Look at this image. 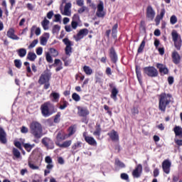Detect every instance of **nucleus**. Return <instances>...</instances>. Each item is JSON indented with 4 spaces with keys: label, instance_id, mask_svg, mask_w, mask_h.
<instances>
[{
    "label": "nucleus",
    "instance_id": "f257e3e1",
    "mask_svg": "<svg viewBox=\"0 0 182 182\" xmlns=\"http://www.w3.org/2000/svg\"><path fill=\"white\" fill-rule=\"evenodd\" d=\"M30 132L35 139H41L43 136V129L41 123L33 121L30 124Z\"/></svg>",
    "mask_w": 182,
    "mask_h": 182
},
{
    "label": "nucleus",
    "instance_id": "f03ea898",
    "mask_svg": "<svg viewBox=\"0 0 182 182\" xmlns=\"http://www.w3.org/2000/svg\"><path fill=\"white\" fill-rule=\"evenodd\" d=\"M172 97L171 94L162 93L159 95V109L161 112H166V108L171 102Z\"/></svg>",
    "mask_w": 182,
    "mask_h": 182
},
{
    "label": "nucleus",
    "instance_id": "7ed1b4c3",
    "mask_svg": "<svg viewBox=\"0 0 182 182\" xmlns=\"http://www.w3.org/2000/svg\"><path fill=\"white\" fill-rule=\"evenodd\" d=\"M172 41L173 45L177 50H180L182 46L181 36L176 30H173L171 32Z\"/></svg>",
    "mask_w": 182,
    "mask_h": 182
},
{
    "label": "nucleus",
    "instance_id": "20e7f679",
    "mask_svg": "<svg viewBox=\"0 0 182 182\" xmlns=\"http://www.w3.org/2000/svg\"><path fill=\"white\" fill-rule=\"evenodd\" d=\"M41 113L44 117H49L52 116L53 113H55V111L53 109V107L50 106V103L46 102L41 107Z\"/></svg>",
    "mask_w": 182,
    "mask_h": 182
},
{
    "label": "nucleus",
    "instance_id": "39448f33",
    "mask_svg": "<svg viewBox=\"0 0 182 182\" xmlns=\"http://www.w3.org/2000/svg\"><path fill=\"white\" fill-rule=\"evenodd\" d=\"M144 73L149 77H157L159 76V71L153 66L145 67L144 68Z\"/></svg>",
    "mask_w": 182,
    "mask_h": 182
},
{
    "label": "nucleus",
    "instance_id": "423d86ee",
    "mask_svg": "<svg viewBox=\"0 0 182 182\" xmlns=\"http://www.w3.org/2000/svg\"><path fill=\"white\" fill-rule=\"evenodd\" d=\"M50 77H52V73L48 71H44L40 76L38 83L40 85H45V83H48L50 80Z\"/></svg>",
    "mask_w": 182,
    "mask_h": 182
},
{
    "label": "nucleus",
    "instance_id": "0eeeda50",
    "mask_svg": "<svg viewBox=\"0 0 182 182\" xmlns=\"http://www.w3.org/2000/svg\"><path fill=\"white\" fill-rule=\"evenodd\" d=\"M63 42L66 46L65 49V55H67V56H70V54L72 53V46H73L72 41H70L69 38H65L63 39Z\"/></svg>",
    "mask_w": 182,
    "mask_h": 182
},
{
    "label": "nucleus",
    "instance_id": "6e6552de",
    "mask_svg": "<svg viewBox=\"0 0 182 182\" xmlns=\"http://www.w3.org/2000/svg\"><path fill=\"white\" fill-rule=\"evenodd\" d=\"M89 33L87 28L81 29L77 35L74 36V39L76 42H79L81 39H83Z\"/></svg>",
    "mask_w": 182,
    "mask_h": 182
},
{
    "label": "nucleus",
    "instance_id": "1a4fd4ad",
    "mask_svg": "<svg viewBox=\"0 0 182 182\" xmlns=\"http://www.w3.org/2000/svg\"><path fill=\"white\" fill-rule=\"evenodd\" d=\"M82 136L86 143L90 144V146H97V142L96 141V139H95L93 136H87V132H83Z\"/></svg>",
    "mask_w": 182,
    "mask_h": 182
},
{
    "label": "nucleus",
    "instance_id": "9d476101",
    "mask_svg": "<svg viewBox=\"0 0 182 182\" xmlns=\"http://www.w3.org/2000/svg\"><path fill=\"white\" fill-rule=\"evenodd\" d=\"M42 144H43L47 149H53L55 148V145L53 144V141L48 137H44L41 140Z\"/></svg>",
    "mask_w": 182,
    "mask_h": 182
},
{
    "label": "nucleus",
    "instance_id": "9b49d317",
    "mask_svg": "<svg viewBox=\"0 0 182 182\" xmlns=\"http://www.w3.org/2000/svg\"><path fill=\"white\" fill-rule=\"evenodd\" d=\"M141 173H143V166L141 164H138L132 171V176L134 178H139L141 177Z\"/></svg>",
    "mask_w": 182,
    "mask_h": 182
},
{
    "label": "nucleus",
    "instance_id": "f8f14e48",
    "mask_svg": "<svg viewBox=\"0 0 182 182\" xmlns=\"http://www.w3.org/2000/svg\"><path fill=\"white\" fill-rule=\"evenodd\" d=\"M156 68L159 69V72L161 76H164V75H168V68H167L166 65L156 63Z\"/></svg>",
    "mask_w": 182,
    "mask_h": 182
},
{
    "label": "nucleus",
    "instance_id": "ddd939ff",
    "mask_svg": "<svg viewBox=\"0 0 182 182\" xmlns=\"http://www.w3.org/2000/svg\"><path fill=\"white\" fill-rule=\"evenodd\" d=\"M156 16V11L151 6H149L146 9V18L149 21H153Z\"/></svg>",
    "mask_w": 182,
    "mask_h": 182
},
{
    "label": "nucleus",
    "instance_id": "4468645a",
    "mask_svg": "<svg viewBox=\"0 0 182 182\" xmlns=\"http://www.w3.org/2000/svg\"><path fill=\"white\" fill-rule=\"evenodd\" d=\"M77 110L78 116L81 117H86V116L89 115V109L87 107H77Z\"/></svg>",
    "mask_w": 182,
    "mask_h": 182
},
{
    "label": "nucleus",
    "instance_id": "2eb2a0df",
    "mask_svg": "<svg viewBox=\"0 0 182 182\" xmlns=\"http://www.w3.org/2000/svg\"><path fill=\"white\" fill-rule=\"evenodd\" d=\"M109 87H112L111 90L110 97L113 99L114 102L117 101V95H119V90L116 87H113V84H109Z\"/></svg>",
    "mask_w": 182,
    "mask_h": 182
},
{
    "label": "nucleus",
    "instance_id": "dca6fc26",
    "mask_svg": "<svg viewBox=\"0 0 182 182\" xmlns=\"http://www.w3.org/2000/svg\"><path fill=\"white\" fill-rule=\"evenodd\" d=\"M170 167H171V162L168 160L164 161L162 168L166 174H170Z\"/></svg>",
    "mask_w": 182,
    "mask_h": 182
},
{
    "label": "nucleus",
    "instance_id": "f3484780",
    "mask_svg": "<svg viewBox=\"0 0 182 182\" xmlns=\"http://www.w3.org/2000/svg\"><path fill=\"white\" fill-rule=\"evenodd\" d=\"M172 60L175 65H178L180 63V61L181 60V57L180 56V54H178V52L176 50H174L172 53Z\"/></svg>",
    "mask_w": 182,
    "mask_h": 182
},
{
    "label": "nucleus",
    "instance_id": "a211bd4d",
    "mask_svg": "<svg viewBox=\"0 0 182 182\" xmlns=\"http://www.w3.org/2000/svg\"><path fill=\"white\" fill-rule=\"evenodd\" d=\"M0 143L1 144H6L7 139H6V132L2 127H0Z\"/></svg>",
    "mask_w": 182,
    "mask_h": 182
},
{
    "label": "nucleus",
    "instance_id": "6ab92c4d",
    "mask_svg": "<svg viewBox=\"0 0 182 182\" xmlns=\"http://www.w3.org/2000/svg\"><path fill=\"white\" fill-rule=\"evenodd\" d=\"M68 137V135H66L65 132L60 131L57 134L55 143H60V141H63V140H66Z\"/></svg>",
    "mask_w": 182,
    "mask_h": 182
},
{
    "label": "nucleus",
    "instance_id": "aec40b11",
    "mask_svg": "<svg viewBox=\"0 0 182 182\" xmlns=\"http://www.w3.org/2000/svg\"><path fill=\"white\" fill-rule=\"evenodd\" d=\"M107 135L112 141H119V134L117 133V132L112 130L107 134Z\"/></svg>",
    "mask_w": 182,
    "mask_h": 182
},
{
    "label": "nucleus",
    "instance_id": "412c9836",
    "mask_svg": "<svg viewBox=\"0 0 182 182\" xmlns=\"http://www.w3.org/2000/svg\"><path fill=\"white\" fill-rule=\"evenodd\" d=\"M109 58L113 63H116V62H117V54L116 53L114 48H111L109 50Z\"/></svg>",
    "mask_w": 182,
    "mask_h": 182
},
{
    "label": "nucleus",
    "instance_id": "4be33fe9",
    "mask_svg": "<svg viewBox=\"0 0 182 182\" xmlns=\"http://www.w3.org/2000/svg\"><path fill=\"white\" fill-rule=\"evenodd\" d=\"M48 39H49V33H45L40 38L41 45H42V46H46Z\"/></svg>",
    "mask_w": 182,
    "mask_h": 182
},
{
    "label": "nucleus",
    "instance_id": "5701e85b",
    "mask_svg": "<svg viewBox=\"0 0 182 182\" xmlns=\"http://www.w3.org/2000/svg\"><path fill=\"white\" fill-rule=\"evenodd\" d=\"M7 36L14 41H18L19 39V37L15 35V30H14V28L9 29L7 31Z\"/></svg>",
    "mask_w": 182,
    "mask_h": 182
},
{
    "label": "nucleus",
    "instance_id": "b1692460",
    "mask_svg": "<svg viewBox=\"0 0 182 182\" xmlns=\"http://www.w3.org/2000/svg\"><path fill=\"white\" fill-rule=\"evenodd\" d=\"M80 147H82V142L77 141L75 143L71 148L73 154H76V153L79 151V149H80Z\"/></svg>",
    "mask_w": 182,
    "mask_h": 182
},
{
    "label": "nucleus",
    "instance_id": "393cba45",
    "mask_svg": "<svg viewBox=\"0 0 182 182\" xmlns=\"http://www.w3.org/2000/svg\"><path fill=\"white\" fill-rule=\"evenodd\" d=\"M173 132L175 133L176 137H178V139H182V127L180 126H176L173 128Z\"/></svg>",
    "mask_w": 182,
    "mask_h": 182
},
{
    "label": "nucleus",
    "instance_id": "a878e982",
    "mask_svg": "<svg viewBox=\"0 0 182 182\" xmlns=\"http://www.w3.org/2000/svg\"><path fill=\"white\" fill-rule=\"evenodd\" d=\"M164 15H166V9H162L160 14L157 15L155 18V22L157 23V25H159V23H160V21L164 18Z\"/></svg>",
    "mask_w": 182,
    "mask_h": 182
},
{
    "label": "nucleus",
    "instance_id": "bb28decb",
    "mask_svg": "<svg viewBox=\"0 0 182 182\" xmlns=\"http://www.w3.org/2000/svg\"><path fill=\"white\" fill-rule=\"evenodd\" d=\"M55 144L62 149H67V147H70V146L72 144V140L65 141L63 144L55 142Z\"/></svg>",
    "mask_w": 182,
    "mask_h": 182
},
{
    "label": "nucleus",
    "instance_id": "cd10ccee",
    "mask_svg": "<svg viewBox=\"0 0 182 182\" xmlns=\"http://www.w3.org/2000/svg\"><path fill=\"white\" fill-rule=\"evenodd\" d=\"M50 97L52 100V102H59V99H60V95L58 92H53L50 95Z\"/></svg>",
    "mask_w": 182,
    "mask_h": 182
},
{
    "label": "nucleus",
    "instance_id": "c85d7f7f",
    "mask_svg": "<svg viewBox=\"0 0 182 182\" xmlns=\"http://www.w3.org/2000/svg\"><path fill=\"white\" fill-rule=\"evenodd\" d=\"M100 133H102V128H100V124H97L95 127V131L93 132V135L99 138L100 137Z\"/></svg>",
    "mask_w": 182,
    "mask_h": 182
},
{
    "label": "nucleus",
    "instance_id": "c756f323",
    "mask_svg": "<svg viewBox=\"0 0 182 182\" xmlns=\"http://www.w3.org/2000/svg\"><path fill=\"white\" fill-rule=\"evenodd\" d=\"M49 20H47L46 18L43 19V21L41 22V26H43L44 31H48L49 29Z\"/></svg>",
    "mask_w": 182,
    "mask_h": 182
},
{
    "label": "nucleus",
    "instance_id": "7c9ffc66",
    "mask_svg": "<svg viewBox=\"0 0 182 182\" xmlns=\"http://www.w3.org/2000/svg\"><path fill=\"white\" fill-rule=\"evenodd\" d=\"M36 58V54L33 52H29L27 55V59H28V60H31V62H35Z\"/></svg>",
    "mask_w": 182,
    "mask_h": 182
},
{
    "label": "nucleus",
    "instance_id": "2f4dec72",
    "mask_svg": "<svg viewBox=\"0 0 182 182\" xmlns=\"http://www.w3.org/2000/svg\"><path fill=\"white\" fill-rule=\"evenodd\" d=\"M16 52L20 58H25L26 56V49L25 48H20Z\"/></svg>",
    "mask_w": 182,
    "mask_h": 182
},
{
    "label": "nucleus",
    "instance_id": "473e14b6",
    "mask_svg": "<svg viewBox=\"0 0 182 182\" xmlns=\"http://www.w3.org/2000/svg\"><path fill=\"white\" fill-rule=\"evenodd\" d=\"M83 70H84L85 73L86 75H87L88 76H90V75H92L93 73V70H92V68H90V67H89L87 65H85L83 67Z\"/></svg>",
    "mask_w": 182,
    "mask_h": 182
},
{
    "label": "nucleus",
    "instance_id": "72a5a7b5",
    "mask_svg": "<svg viewBox=\"0 0 182 182\" xmlns=\"http://www.w3.org/2000/svg\"><path fill=\"white\" fill-rule=\"evenodd\" d=\"M24 149L28 151V153L35 147V144H23Z\"/></svg>",
    "mask_w": 182,
    "mask_h": 182
},
{
    "label": "nucleus",
    "instance_id": "f704fd0d",
    "mask_svg": "<svg viewBox=\"0 0 182 182\" xmlns=\"http://www.w3.org/2000/svg\"><path fill=\"white\" fill-rule=\"evenodd\" d=\"M136 74L137 79L140 83L141 82V71L140 70V68H139L138 66H136Z\"/></svg>",
    "mask_w": 182,
    "mask_h": 182
},
{
    "label": "nucleus",
    "instance_id": "c9c22d12",
    "mask_svg": "<svg viewBox=\"0 0 182 182\" xmlns=\"http://www.w3.org/2000/svg\"><path fill=\"white\" fill-rule=\"evenodd\" d=\"M76 132V128L75 127H70L68 129V134L67 135L68 137H70L73 134H75Z\"/></svg>",
    "mask_w": 182,
    "mask_h": 182
},
{
    "label": "nucleus",
    "instance_id": "e433bc0d",
    "mask_svg": "<svg viewBox=\"0 0 182 182\" xmlns=\"http://www.w3.org/2000/svg\"><path fill=\"white\" fill-rule=\"evenodd\" d=\"M13 154L16 159H21V152L16 148L13 149Z\"/></svg>",
    "mask_w": 182,
    "mask_h": 182
},
{
    "label": "nucleus",
    "instance_id": "4c0bfd02",
    "mask_svg": "<svg viewBox=\"0 0 182 182\" xmlns=\"http://www.w3.org/2000/svg\"><path fill=\"white\" fill-rule=\"evenodd\" d=\"M72 99L75 102H80V95H79V94H77L76 92H74L72 95Z\"/></svg>",
    "mask_w": 182,
    "mask_h": 182
},
{
    "label": "nucleus",
    "instance_id": "58836bf2",
    "mask_svg": "<svg viewBox=\"0 0 182 182\" xmlns=\"http://www.w3.org/2000/svg\"><path fill=\"white\" fill-rule=\"evenodd\" d=\"M119 27V26L117 25V23L114 24V26L112 27V36L113 38H116V36H117V28Z\"/></svg>",
    "mask_w": 182,
    "mask_h": 182
},
{
    "label": "nucleus",
    "instance_id": "ea45409f",
    "mask_svg": "<svg viewBox=\"0 0 182 182\" xmlns=\"http://www.w3.org/2000/svg\"><path fill=\"white\" fill-rule=\"evenodd\" d=\"M144 46H146V41L143 40L138 48V53H141V52H143V49H144Z\"/></svg>",
    "mask_w": 182,
    "mask_h": 182
},
{
    "label": "nucleus",
    "instance_id": "a19ab883",
    "mask_svg": "<svg viewBox=\"0 0 182 182\" xmlns=\"http://www.w3.org/2000/svg\"><path fill=\"white\" fill-rule=\"evenodd\" d=\"M115 164L119 168H124V167H126V166L124 164V163L120 161V160H119V159L115 160Z\"/></svg>",
    "mask_w": 182,
    "mask_h": 182
},
{
    "label": "nucleus",
    "instance_id": "79ce46f5",
    "mask_svg": "<svg viewBox=\"0 0 182 182\" xmlns=\"http://www.w3.org/2000/svg\"><path fill=\"white\" fill-rule=\"evenodd\" d=\"M89 12V9L86 6H82L77 10L78 14H83V12Z\"/></svg>",
    "mask_w": 182,
    "mask_h": 182
},
{
    "label": "nucleus",
    "instance_id": "37998d69",
    "mask_svg": "<svg viewBox=\"0 0 182 182\" xmlns=\"http://www.w3.org/2000/svg\"><path fill=\"white\" fill-rule=\"evenodd\" d=\"M39 43V40L36 39L28 46V49H33Z\"/></svg>",
    "mask_w": 182,
    "mask_h": 182
},
{
    "label": "nucleus",
    "instance_id": "c03bdc74",
    "mask_svg": "<svg viewBox=\"0 0 182 182\" xmlns=\"http://www.w3.org/2000/svg\"><path fill=\"white\" fill-rule=\"evenodd\" d=\"M62 15H64V16H70V15H72V11L69 9L64 8Z\"/></svg>",
    "mask_w": 182,
    "mask_h": 182
},
{
    "label": "nucleus",
    "instance_id": "a18cd8bd",
    "mask_svg": "<svg viewBox=\"0 0 182 182\" xmlns=\"http://www.w3.org/2000/svg\"><path fill=\"white\" fill-rule=\"evenodd\" d=\"M62 60L64 61L65 66H69L72 63V60L70 59L68 60V57H63Z\"/></svg>",
    "mask_w": 182,
    "mask_h": 182
},
{
    "label": "nucleus",
    "instance_id": "49530a36",
    "mask_svg": "<svg viewBox=\"0 0 182 182\" xmlns=\"http://www.w3.org/2000/svg\"><path fill=\"white\" fill-rule=\"evenodd\" d=\"M72 21L80 23V16H79V14H74L73 16V21Z\"/></svg>",
    "mask_w": 182,
    "mask_h": 182
},
{
    "label": "nucleus",
    "instance_id": "de8ad7c7",
    "mask_svg": "<svg viewBox=\"0 0 182 182\" xmlns=\"http://www.w3.org/2000/svg\"><path fill=\"white\" fill-rule=\"evenodd\" d=\"M97 8V11H104L105 4H103V1H100Z\"/></svg>",
    "mask_w": 182,
    "mask_h": 182
},
{
    "label": "nucleus",
    "instance_id": "09e8293b",
    "mask_svg": "<svg viewBox=\"0 0 182 182\" xmlns=\"http://www.w3.org/2000/svg\"><path fill=\"white\" fill-rule=\"evenodd\" d=\"M46 59L48 63H53V59L49 53H46Z\"/></svg>",
    "mask_w": 182,
    "mask_h": 182
},
{
    "label": "nucleus",
    "instance_id": "8fccbe9b",
    "mask_svg": "<svg viewBox=\"0 0 182 182\" xmlns=\"http://www.w3.org/2000/svg\"><path fill=\"white\" fill-rule=\"evenodd\" d=\"M14 65L17 69H21V68H22V62H21V60H15Z\"/></svg>",
    "mask_w": 182,
    "mask_h": 182
},
{
    "label": "nucleus",
    "instance_id": "3c124183",
    "mask_svg": "<svg viewBox=\"0 0 182 182\" xmlns=\"http://www.w3.org/2000/svg\"><path fill=\"white\" fill-rule=\"evenodd\" d=\"M170 23L171 25H176V23H177V16H176L175 15H173L170 18Z\"/></svg>",
    "mask_w": 182,
    "mask_h": 182
},
{
    "label": "nucleus",
    "instance_id": "603ef678",
    "mask_svg": "<svg viewBox=\"0 0 182 182\" xmlns=\"http://www.w3.org/2000/svg\"><path fill=\"white\" fill-rule=\"evenodd\" d=\"M59 31H60V26L54 25L53 27V33H58Z\"/></svg>",
    "mask_w": 182,
    "mask_h": 182
},
{
    "label": "nucleus",
    "instance_id": "864d4df0",
    "mask_svg": "<svg viewBox=\"0 0 182 182\" xmlns=\"http://www.w3.org/2000/svg\"><path fill=\"white\" fill-rule=\"evenodd\" d=\"M69 106V102H68L67 101H63L62 105H60V110H65V108Z\"/></svg>",
    "mask_w": 182,
    "mask_h": 182
},
{
    "label": "nucleus",
    "instance_id": "5fc2aeb1",
    "mask_svg": "<svg viewBox=\"0 0 182 182\" xmlns=\"http://www.w3.org/2000/svg\"><path fill=\"white\" fill-rule=\"evenodd\" d=\"M105 11H99V10H97V12H96V16L98 17V18H104L105 17Z\"/></svg>",
    "mask_w": 182,
    "mask_h": 182
},
{
    "label": "nucleus",
    "instance_id": "6e6d98bb",
    "mask_svg": "<svg viewBox=\"0 0 182 182\" xmlns=\"http://www.w3.org/2000/svg\"><path fill=\"white\" fill-rule=\"evenodd\" d=\"M60 122V112H58L55 117H54V123H59Z\"/></svg>",
    "mask_w": 182,
    "mask_h": 182
},
{
    "label": "nucleus",
    "instance_id": "4d7b16f0",
    "mask_svg": "<svg viewBox=\"0 0 182 182\" xmlns=\"http://www.w3.org/2000/svg\"><path fill=\"white\" fill-rule=\"evenodd\" d=\"M36 52L38 56H41V55L43 53V48L42 47H38V48H36Z\"/></svg>",
    "mask_w": 182,
    "mask_h": 182
},
{
    "label": "nucleus",
    "instance_id": "13d9d810",
    "mask_svg": "<svg viewBox=\"0 0 182 182\" xmlns=\"http://www.w3.org/2000/svg\"><path fill=\"white\" fill-rule=\"evenodd\" d=\"M79 26V23L76 21H72L71 22V28L74 30L77 28V26Z\"/></svg>",
    "mask_w": 182,
    "mask_h": 182
},
{
    "label": "nucleus",
    "instance_id": "bf43d9fd",
    "mask_svg": "<svg viewBox=\"0 0 182 182\" xmlns=\"http://www.w3.org/2000/svg\"><path fill=\"white\" fill-rule=\"evenodd\" d=\"M50 53H53V56L54 58H56V56L59 55V53L58 52V50H56V49H54V48L50 49Z\"/></svg>",
    "mask_w": 182,
    "mask_h": 182
},
{
    "label": "nucleus",
    "instance_id": "052dcab7",
    "mask_svg": "<svg viewBox=\"0 0 182 182\" xmlns=\"http://www.w3.org/2000/svg\"><path fill=\"white\" fill-rule=\"evenodd\" d=\"M76 4L77 6H85V1L84 0H76Z\"/></svg>",
    "mask_w": 182,
    "mask_h": 182
},
{
    "label": "nucleus",
    "instance_id": "680f3d73",
    "mask_svg": "<svg viewBox=\"0 0 182 182\" xmlns=\"http://www.w3.org/2000/svg\"><path fill=\"white\" fill-rule=\"evenodd\" d=\"M122 180H126L127 181H129V175L127 173H122L121 174Z\"/></svg>",
    "mask_w": 182,
    "mask_h": 182
},
{
    "label": "nucleus",
    "instance_id": "e2e57ef3",
    "mask_svg": "<svg viewBox=\"0 0 182 182\" xmlns=\"http://www.w3.org/2000/svg\"><path fill=\"white\" fill-rule=\"evenodd\" d=\"M55 22H60V19H62V16L60 14H55Z\"/></svg>",
    "mask_w": 182,
    "mask_h": 182
},
{
    "label": "nucleus",
    "instance_id": "0e129e2a",
    "mask_svg": "<svg viewBox=\"0 0 182 182\" xmlns=\"http://www.w3.org/2000/svg\"><path fill=\"white\" fill-rule=\"evenodd\" d=\"M174 141L177 146H182V139H178L177 138L174 139Z\"/></svg>",
    "mask_w": 182,
    "mask_h": 182
},
{
    "label": "nucleus",
    "instance_id": "69168bd1",
    "mask_svg": "<svg viewBox=\"0 0 182 182\" xmlns=\"http://www.w3.org/2000/svg\"><path fill=\"white\" fill-rule=\"evenodd\" d=\"M33 154H42V149L41 148H37L33 150Z\"/></svg>",
    "mask_w": 182,
    "mask_h": 182
},
{
    "label": "nucleus",
    "instance_id": "338daca9",
    "mask_svg": "<svg viewBox=\"0 0 182 182\" xmlns=\"http://www.w3.org/2000/svg\"><path fill=\"white\" fill-rule=\"evenodd\" d=\"M34 33H35V34L36 35V36H39V35H41V28H37V27L36 26Z\"/></svg>",
    "mask_w": 182,
    "mask_h": 182
},
{
    "label": "nucleus",
    "instance_id": "774afa93",
    "mask_svg": "<svg viewBox=\"0 0 182 182\" xmlns=\"http://www.w3.org/2000/svg\"><path fill=\"white\" fill-rule=\"evenodd\" d=\"M53 16V11H50L47 14V18L48 19H52Z\"/></svg>",
    "mask_w": 182,
    "mask_h": 182
}]
</instances>
